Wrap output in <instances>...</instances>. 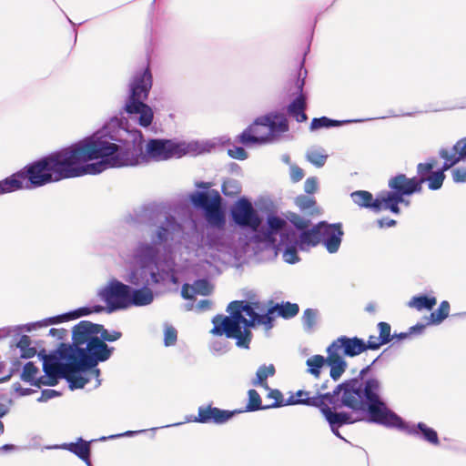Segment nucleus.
I'll return each instance as SVG.
<instances>
[{"label":"nucleus","mask_w":466,"mask_h":466,"mask_svg":"<svg viewBox=\"0 0 466 466\" xmlns=\"http://www.w3.org/2000/svg\"><path fill=\"white\" fill-rule=\"evenodd\" d=\"M103 129L26 164L8 176L13 192L35 189L65 179L98 175L107 169Z\"/></svg>","instance_id":"f257e3e1"},{"label":"nucleus","mask_w":466,"mask_h":466,"mask_svg":"<svg viewBox=\"0 0 466 466\" xmlns=\"http://www.w3.org/2000/svg\"><path fill=\"white\" fill-rule=\"evenodd\" d=\"M102 129L108 168L137 167L186 155L198 156L209 153L214 147L210 142L187 143L176 138L149 137L146 140L140 129L126 127L117 118H112Z\"/></svg>","instance_id":"f03ea898"},{"label":"nucleus","mask_w":466,"mask_h":466,"mask_svg":"<svg viewBox=\"0 0 466 466\" xmlns=\"http://www.w3.org/2000/svg\"><path fill=\"white\" fill-rule=\"evenodd\" d=\"M228 221L235 228H226V217L222 227L204 228L198 221H193L186 239L187 248L196 255L212 250L240 259L253 245L254 252L258 253L260 244L251 238L263 228L262 216L253 208L248 198L242 196L234 201L228 211Z\"/></svg>","instance_id":"7ed1b4c3"},{"label":"nucleus","mask_w":466,"mask_h":466,"mask_svg":"<svg viewBox=\"0 0 466 466\" xmlns=\"http://www.w3.org/2000/svg\"><path fill=\"white\" fill-rule=\"evenodd\" d=\"M394 357L390 347L385 348L371 363L363 367L357 376L344 380L336 385L342 400L349 405L384 412L390 408L383 396L382 381L374 374V366L378 362H387Z\"/></svg>","instance_id":"20e7f679"},{"label":"nucleus","mask_w":466,"mask_h":466,"mask_svg":"<svg viewBox=\"0 0 466 466\" xmlns=\"http://www.w3.org/2000/svg\"><path fill=\"white\" fill-rule=\"evenodd\" d=\"M153 86V75L149 58L146 66L137 69L130 77L124 104L120 109L128 120L148 128L154 119L152 107L146 103Z\"/></svg>","instance_id":"39448f33"},{"label":"nucleus","mask_w":466,"mask_h":466,"mask_svg":"<svg viewBox=\"0 0 466 466\" xmlns=\"http://www.w3.org/2000/svg\"><path fill=\"white\" fill-rule=\"evenodd\" d=\"M337 399V401L323 402L319 410L325 421L328 423L332 434L338 439L346 443H350V441L344 438L339 431L340 428L347 425L364 421L381 426L383 417L382 411L378 409L368 410L366 409H359L358 407L346 404L342 400L341 393H339Z\"/></svg>","instance_id":"423d86ee"},{"label":"nucleus","mask_w":466,"mask_h":466,"mask_svg":"<svg viewBox=\"0 0 466 466\" xmlns=\"http://www.w3.org/2000/svg\"><path fill=\"white\" fill-rule=\"evenodd\" d=\"M289 130V124L286 114L282 111H270L256 117L235 137V142L247 147L266 145L271 141L270 136L279 137Z\"/></svg>","instance_id":"0eeeda50"},{"label":"nucleus","mask_w":466,"mask_h":466,"mask_svg":"<svg viewBox=\"0 0 466 466\" xmlns=\"http://www.w3.org/2000/svg\"><path fill=\"white\" fill-rule=\"evenodd\" d=\"M158 251L155 242L143 238L137 240L129 253V264L124 279L129 286H150L152 266L157 265Z\"/></svg>","instance_id":"6e6552de"},{"label":"nucleus","mask_w":466,"mask_h":466,"mask_svg":"<svg viewBox=\"0 0 466 466\" xmlns=\"http://www.w3.org/2000/svg\"><path fill=\"white\" fill-rule=\"evenodd\" d=\"M197 189L187 196L192 208L203 217L199 226L222 227L225 223V200L217 189L210 188L211 184L205 181H198L195 184Z\"/></svg>","instance_id":"1a4fd4ad"},{"label":"nucleus","mask_w":466,"mask_h":466,"mask_svg":"<svg viewBox=\"0 0 466 466\" xmlns=\"http://www.w3.org/2000/svg\"><path fill=\"white\" fill-rule=\"evenodd\" d=\"M251 238L260 244L258 252L277 248L279 245L299 247V230L289 228V224L273 211L267 213L263 228Z\"/></svg>","instance_id":"9d476101"},{"label":"nucleus","mask_w":466,"mask_h":466,"mask_svg":"<svg viewBox=\"0 0 466 466\" xmlns=\"http://www.w3.org/2000/svg\"><path fill=\"white\" fill-rule=\"evenodd\" d=\"M124 222L132 226L146 225L149 228L147 241H152V235L160 225H164L166 221L177 224L171 234L170 243L175 239L176 234L182 230V224L177 218L167 211L165 203L151 202L144 204L138 208H135L132 212L125 215Z\"/></svg>","instance_id":"9b49d317"},{"label":"nucleus","mask_w":466,"mask_h":466,"mask_svg":"<svg viewBox=\"0 0 466 466\" xmlns=\"http://www.w3.org/2000/svg\"><path fill=\"white\" fill-rule=\"evenodd\" d=\"M272 309H266L265 304L260 302L258 309H250L239 319L232 327L223 333L227 339L236 340V346L239 349L248 350L253 338L251 329L263 325L267 330L274 326V316Z\"/></svg>","instance_id":"f8f14e48"},{"label":"nucleus","mask_w":466,"mask_h":466,"mask_svg":"<svg viewBox=\"0 0 466 466\" xmlns=\"http://www.w3.org/2000/svg\"><path fill=\"white\" fill-rule=\"evenodd\" d=\"M177 224L166 221L164 225H160L152 235V242L158 251L157 265L152 266V284L158 285L165 283L168 279V276L175 267L174 259L167 255L170 249L171 234Z\"/></svg>","instance_id":"ddd939ff"},{"label":"nucleus","mask_w":466,"mask_h":466,"mask_svg":"<svg viewBox=\"0 0 466 466\" xmlns=\"http://www.w3.org/2000/svg\"><path fill=\"white\" fill-rule=\"evenodd\" d=\"M381 426L390 429H397L433 446H438L441 443L438 432L435 429L422 421L417 423L407 421L390 408H388L383 412Z\"/></svg>","instance_id":"4468645a"},{"label":"nucleus","mask_w":466,"mask_h":466,"mask_svg":"<svg viewBox=\"0 0 466 466\" xmlns=\"http://www.w3.org/2000/svg\"><path fill=\"white\" fill-rule=\"evenodd\" d=\"M50 363H56L59 369L53 367V365H44V375L37 377L35 384L33 387L41 389L42 386L55 387L60 380L64 379L70 389V381L72 380L71 375V363L69 360L57 348L49 351Z\"/></svg>","instance_id":"2eb2a0df"},{"label":"nucleus","mask_w":466,"mask_h":466,"mask_svg":"<svg viewBox=\"0 0 466 466\" xmlns=\"http://www.w3.org/2000/svg\"><path fill=\"white\" fill-rule=\"evenodd\" d=\"M97 297L105 303L107 314L129 309V285L112 278L97 290Z\"/></svg>","instance_id":"dca6fc26"},{"label":"nucleus","mask_w":466,"mask_h":466,"mask_svg":"<svg viewBox=\"0 0 466 466\" xmlns=\"http://www.w3.org/2000/svg\"><path fill=\"white\" fill-rule=\"evenodd\" d=\"M99 324L89 320H81L72 328V342H60L57 349L68 359L83 349L86 344L99 339Z\"/></svg>","instance_id":"f3484780"},{"label":"nucleus","mask_w":466,"mask_h":466,"mask_svg":"<svg viewBox=\"0 0 466 466\" xmlns=\"http://www.w3.org/2000/svg\"><path fill=\"white\" fill-rule=\"evenodd\" d=\"M260 307L259 300L249 301L246 299L233 300L227 306V312L229 315L217 314L212 318L213 328L210 333L215 336H223L227 329L237 323L239 319L250 309H258Z\"/></svg>","instance_id":"a211bd4d"},{"label":"nucleus","mask_w":466,"mask_h":466,"mask_svg":"<svg viewBox=\"0 0 466 466\" xmlns=\"http://www.w3.org/2000/svg\"><path fill=\"white\" fill-rule=\"evenodd\" d=\"M115 351V347L103 342V339L86 344L78 352L68 358L70 363H86L95 367L108 360Z\"/></svg>","instance_id":"6ab92c4d"},{"label":"nucleus","mask_w":466,"mask_h":466,"mask_svg":"<svg viewBox=\"0 0 466 466\" xmlns=\"http://www.w3.org/2000/svg\"><path fill=\"white\" fill-rule=\"evenodd\" d=\"M241 413L238 410H224L213 406L210 402L198 408V415L186 417L187 422H197L201 424L223 425L232 420L236 415Z\"/></svg>","instance_id":"aec40b11"},{"label":"nucleus","mask_w":466,"mask_h":466,"mask_svg":"<svg viewBox=\"0 0 466 466\" xmlns=\"http://www.w3.org/2000/svg\"><path fill=\"white\" fill-rule=\"evenodd\" d=\"M437 164L438 160L435 157H429L425 162H420L417 165L416 175L418 186L420 187V193L423 189V184H426L431 191H438L442 187L446 175H441L434 170Z\"/></svg>","instance_id":"412c9836"},{"label":"nucleus","mask_w":466,"mask_h":466,"mask_svg":"<svg viewBox=\"0 0 466 466\" xmlns=\"http://www.w3.org/2000/svg\"><path fill=\"white\" fill-rule=\"evenodd\" d=\"M319 238L329 254L339 251L344 236L343 224L341 222L329 223L327 220L319 221Z\"/></svg>","instance_id":"4be33fe9"},{"label":"nucleus","mask_w":466,"mask_h":466,"mask_svg":"<svg viewBox=\"0 0 466 466\" xmlns=\"http://www.w3.org/2000/svg\"><path fill=\"white\" fill-rule=\"evenodd\" d=\"M389 190H381L382 195L400 198L401 196H413L420 193L417 175L408 177L403 173H398L388 181Z\"/></svg>","instance_id":"5701e85b"},{"label":"nucleus","mask_w":466,"mask_h":466,"mask_svg":"<svg viewBox=\"0 0 466 466\" xmlns=\"http://www.w3.org/2000/svg\"><path fill=\"white\" fill-rule=\"evenodd\" d=\"M100 374L101 370L98 365L92 367L86 363H71L72 380L70 381V390L83 389L90 382L91 377L96 378V388H97L101 385Z\"/></svg>","instance_id":"b1692460"},{"label":"nucleus","mask_w":466,"mask_h":466,"mask_svg":"<svg viewBox=\"0 0 466 466\" xmlns=\"http://www.w3.org/2000/svg\"><path fill=\"white\" fill-rule=\"evenodd\" d=\"M96 441V439L86 441L83 437H77L75 441L63 442L46 447L49 450H64L71 452L81 460L86 466H93L91 463L92 448L91 444Z\"/></svg>","instance_id":"393cba45"},{"label":"nucleus","mask_w":466,"mask_h":466,"mask_svg":"<svg viewBox=\"0 0 466 466\" xmlns=\"http://www.w3.org/2000/svg\"><path fill=\"white\" fill-rule=\"evenodd\" d=\"M330 345L339 352L341 350V354L347 358H354L364 352L362 338L358 336L349 337L341 335L334 339Z\"/></svg>","instance_id":"a878e982"},{"label":"nucleus","mask_w":466,"mask_h":466,"mask_svg":"<svg viewBox=\"0 0 466 466\" xmlns=\"http://www.w3.org/2000/svg\"><path fill=\"white\" fill-rule=\"evenodd\" d=\"M327 366L329 368V377L332 380L338 381L345 373L348 362L340 352L330 344L326 349Z\"/></svg>","instance_id":"bb28decb"},{"label":"nucleus","mask_w":466,"mask_h":466,"mask_svg":"<svg viewBox=\"0 0 466 466\" xmlns=\"http://www.w3.org/2000/svg\"><path fill=\"white\" fill-rule=\"evenodd\" d=\"M296 397L298 399L305 400L309 402H300V405L313 407L319 409L323 402H333L338 400L339 391L335 387L332 391L319 392L317 391L315 395L310 396V392L305 390H299L296 391Z\"/></svg>","instance_id":"cd10ccee"},{"label":"nucleus","mask_w":466,"mask_h":466,"mask_svg":"<svg viewBox=\"0 0 466 466\" xmlns=\"http://www.w3.org/2000/svg\"><path fill=\"white\" fill-rule=\"evenodd\" d=\"M157 295L150 286H129V309L147 307L153 303Z\"/></svg>","instance_id":"c85d7f7f"},{"label":"nucleus","mask_w":466,"mask_h":466,"mask_svg":"<svg viewBox=\"0 0 466 466\" xmlns=\"http://www.w3.org/2000/svg\"><path fill=\"white\" fill-rule=\"evenodd\" d=\"M382 197L381 191L376 194L374 198L372 193L368 190H355L350 193L351 200L360 208H367L374 213H378L380 203Z\"/></svg>","instance_id":"c756f323"},{"label":"nucleus","mask_w":466,"mask_h":466,"mask_svg":"<svg viewBox=\"0 0 466 466\" xmlns=\"http://www.w3.org/2000/svg\"><path fill=\"white\" fill-rule=\"evenodd\" d=\"M371 118H353V119H344V120H338L333 119L326 116H322L319 117H314L312 118L310 125H309V130L310 131H317L321 128H333V127H343L349 124L352 123H361L368 120H370Z\"/></svg>","instance_id":"7c9ffc66"},{"label":"nucleus","mask_w":466,"mask_h":466,"mask_svg":"<svg viewBox=\"0 0 466 466\" xmlns=\"http://www.w3.org/2000/svg\"><path fill=\"white\" fill-rule=\"evenodd\" d=\"M319 222L299 230V248L309 251L310 248L319 245Z\"/></svg>","instance_id":"2f4dec72"},{"label":"nucleus","mask_w":466,"mask_h":466,"mask_svg":"<svg viewBox=\"0 0 466 466\" xmlns=\"http://www.w3.org/2000/svg\"><path fill=\"white\" fill-rule=\"evenodd\" d=\"M307 101L308 98L300 96H295L286 106L288 114L298 123H303L308 120V116L305 113Z\"/></svg>","instance_id":"473e14b6"},{"label":"nucleus","mask_w":466,"mask_h":466,"mask_svg":"<svg viewBox=\"0 0 466 466\" xmlns=\"http://www.w3.org/2000/svg\"><path fill=\"white\" fill-rule=\"evenodd\" d=\"M32 339L28 335L15 336L10 342V347H15L20 350V358L29 360L35 356L36 346H32Z\"/></svg>","instance_id":"72a5a7b5"},{"label":"nucleus","mask_w":466,"mask_h":466,"mask_svg":"<svg viewBox=\"0 0 466 466\" xmlns=\"http://www.w3.org/2000/svg\"><path fill=\"white\" fill-rule=\"evenodd\" d=\"M268 304L270 306L268 309H272L274 319L276 318L277 315L284 319H290L297 316L299 312V307L297 303L282 301L273 304V301L269 300Z\"/></svg>","instance_id":"f704fd0d"},{"label":"nucleus","mask_w":466,"mask_h":466,"mask_svg":"<svg viewBox=\"0 0 466 466\" xmlns=\"http://www.w3.org/2000/svg\"><path fill=\"white\" fill-rule=\"evenodd\" d=\"M295 205L301 212L309 216H319L322 214V209L317 205V201L313 197L300 194L295 198Z\"/></svg>","instance_id":"c9c22d12"},{"label":"nucleus","mask_w":466,"mask_h":466,"mask_svg":"<svg viewBox=\"0 0 466 466\" xmlns=\"http://www.w3.org/2000/svg\"><path fill=\"white\" fill-rule=\"evenodd\" d=\"M309 46H310V44L308 45L307 49L304 52V57L302 58V60L300 61V63L299 65L297 77L295 80V92L293 93L294 96H300L305 98H308V94L304 91V86L306 84V77L308 75V71L305 68V56L309 51Z\"/></svg>","instance_id":"e433bc0d"},{"label":"nucleus","mask_w":466,"mask_h":466,"mask_svg":"<svg viewBox=\"0 0 466 466\" xmlns=\"http://www.w3.org/2000/svg\"><path fill=\"white\" fill-rule=\"evenodd\" d=\"M436 303L437 299L435 297L427 294H420L413 296L408 305L409 307L415 308L417 310H431Z\"/></svg>","instance_id":"4c0bfd02"},{"label":"nucleus","mask_w":466,"mask_h":466,"mask_svg":"<svg viewBox=\"0 0 466 466\" xmlns=\"http://www.w3.org/2000/svg\"><path fill=\"white\" fill-rule=\"evenodd\" d=\"M242 412H255L258 410H266L268 408H265V405L262 404V400L259 393L254 390L250 389L248 390V402L244 409H238Z\"/></svg>","instance_id":"58836bf2"},{"label":"nucleus","mask_w":466,"mask_h":466,"mask_svg":"<svg viewBox=\"0 0 466 466\" xmlns=\"http://www.w3.org/2000/svg\"><path fill=\"white\" fill-rule=\"evenodd\" d=\"M440 158L443 159L442 164L439 167H435L434 170L441 175H446V171L452 170L459 163L451 154L450 150L446 147H441L438 151Z\"/></svg>","instance_id":"ea45409f"},{"label":"nucleus","mask_w":466,"mask_h":466,"mask_svg":"<svg viewBox=\"0 0 466 466\" xmlns=\"http://www.w3.org/2000/svg\"><path fill=\"white\" fill-rule=\"evenodd\" d=\"M307 372L314 376V378H319L322 369L327 366L326 357L316 354L307 359Z\"/></svg>","instance_id":"a19ab883"},{"label":"nucleus","mask_w":466,"mask_h":466,"mask_svg":"<svg viewBox=\"0 0 466 466\" xmlns=\"http://www.w3.org/2000/svg\"><path fill=\"white\" fill-rule=\"evenodd\" d=\"M450 308V303L447 300L441 301L438 309L432 311L429 318H427V324L440 325L442 323L449 317Z\"/></svg>","instance_id":"79ce46f5"},{"label":"nucleus","mask_w":466,"mask_h":466,"mask_svg":"<svg viewBox=\"0 0 466 466\" xmlns=\"http://www.w3.org/2000/svg\"><path fill=\"white\" fill-rule=\"evenodd\" d=\"M400 200L401 201V199L398 198L382 195L380 203V208H379L378 213L382 210H389L393 215H400L401 213Z\"/></svg>","instance_id":"37998d69"},{"label":"nucleus","mask_w":466,"mask_h":466,"mask_svg":"<svg viewBox=\"0 0 466 466\" xmlns=\"http://www.w3.org/2000/svg\"><path fill=\"white\" fill-rule=\"evenodd\" d=\"M319 310L317 309L308 308L304 310L301 321L305 332L310 333L313 331L317 324Z\"/></svg>","instance_id":"c03bdc74"},{"label":"nucleus","mask_w":466,"mask_h":466,"mask_svg":"<svg viewBox=\"0 0 466 466\" xmlns=\"http://www.w3.org/2000/svg\"><path fill=\"white\" fill-rule=\"evenodd\" d=\"M39 372L38 367L35 365L34 361H27L24 366L22 372L20 374V379L26 383H29L31 386L35 384V380L37 378V374Z\"/></svg>","instance_id":"a18cd8bd"},{"label":"nucleus","mask_w":466,"mask_h":466,"mask_svg":"<svg viewBox=\"0 0 466 466\" xmlns=\"http://www.w3.org/2000/svg\"><path fill=\"white\" fill-rule=\"evenodd\" d=\"M241 189L240 182L234 178H226L221 185V192L228 198H235L241 192Z\"/></svg>","instance_id":"49530a36"},{"label":"nucleus","mask_w":466,"mask_h":466,"mask_svg":"<svg viewBox=\"0 0 466 466\" xmlns=\"http://www.w3.org/2000/svg\"><path fill=\"white\" fill-rule=\"evenodd\" d=\"M276 373V369L273 364L269 365H260L256 371V378L252 380V384H262L265 383V380H268V377L274 376Z\"/></svg>","instance_id":"de8ad7c7"},{"label":"nucleus","mask_w":466,"mask_h":466,"mask_svg":"<svg viewBox=\"0 0 466 466\" xmlns=\"http://www.w3.org/2000/svg\"><path fill=\"white\" fill-rule=\"evenodd\" d=\"M36 329H38V327H37L35 321L29 322V323L23 324V325H17L15 327H5V328L0 329V339L8 337L13 330L16 331L15 336H21V331L24 329L27 332H31Z\"/></svg>","instance_id":"09e8293b"},{"label":"nucleus","mask_w":466,"mask_h":466,"mask_svg":"<svg viewBox=\"0 0 466 466\" xmlns=\"http://www.w3.org/2000/svg\"><path fill=\"white\" fill-rule=\"evenodd\" d=\"M282 247V258L290 265H294L300 261L299 251H301L299 247L290 245H280Z\"/></svg>","instance_id":"8fccbe9b"},{"label":"nucleus","mask_w":466,"mask_h":466,"mask_svg":"<svg viewBox=\"0 0 466 466\" xmlns=\"http://www.w3.org/2000/svg\"><path fill=\"white\" fill-rule=\"evenodd\" d=\"M456 162H466V137L458 139L450 151Z\"/></svg>","instance_id":"3c124183"},{"label":"nucleus","mask_w":466,"mask_h":466,"mask_svg":"<svg viewBox=\"0 0 466 466\" xmlns=\"http://www.w3.org/2000/svg\"><path fill=\"white\" fill-rule=\"evenodd\" d=\"M377 329L379 332V343H382V345H388L392 341L393 333H391V326L390 323L386 321H380L377 324Z\"/></svg>","instance_id":"603ef678"},{"label":"nucleus","mask_w":466,"mask_h":466,"mask_svg":"<svg viewBox=\"0 0 466 466\" xmlns=\"http://www.w3.org/2000/svg\"><path fill=\"white\" fill-rule=\"evenodd\" d=\"M192 287L196 290V295L208 296L213 289L210 280L208 278L197 279Z\"/></svg>","instance_id":"864d4df0"},{"label":"nucleus","mask_w":466,"mask_h":466,"mask_svg":"<svg viewBox=\"0 0 466 466\" xmlns=\"http://www.w3.org/2000/svg\"><path fill=\"white\" fill-rule=\"evenodd\" d=\"M306 158L316 167H322L328 159V155L323 154L319 150H311L307 152Z\"/></svg>","instance_id":"5fc2aeb1"},{"label":"nucleus","mask_w":466,"mask_h":466,"mask_svg":"<svg viewBox=\"0 0 466 466\" xmlns=\"http://www.w3.org/2000/svg\"><path fill=\"white\" fill-rule=\"evenodd\" d=\"M99 339H103L104 343L115 342L122 337L121 331L107 329L102 324H99Z\"/></svg>","instance_id":"6e6d98bb"},{"label":"nucleus","mask_w":466,"mask_h":466,"mask_svg":"<svg viewBox=\"0 0 466 466\" xmlns=\"http://www.w3.org/2000/svg\"><path fill=\"white\" fill-rule=\"evenodd\" d=\"M288 219L289 221V228H294L298 230L303 229L311 225V220L309 218H305L296 213H290Z\"/></svg>","instance_id":"4d7b16f0"},{"label":"nucleus","mask_w":466,"mask_h":466,"mask_svg":"<svg viewBox=\"0 0 466 466\" xmlns=\"http://www.w3.org/2000/svg\"><path fill=\"white\" fill-rule=\"evenodd\" d=\"M76 310L77 313V317L79 319L82 317L89 316L90 314H93V313H96V314L102 313V312H104L105 308L103 305H100V304H93V305H86L83 307H79V308L76 309Z\"/></svg>","instance_id":"13d9d810"},{"label":"nucleus","mask_w":466,"mask_h":466,"mask_svg":"<svg viewBox=\"0 0 466 466\" xmlns=\"http://www.w3.org/2000/svg\"><path fill=\"white\" fill-rule=\"evenodd\" d=\"M177 340V329L167 323H165L164 329V345L166 347L174 346Z\"/></svg>","instance_id":"bf43d9fd"},{"label":"nucleus","mask_w":466,"mask_h":466,"mask_svg":"<svg viewBox=\"0 0 466 466\" xmlns=\"http://www.w3.org/2000/svg\"><path fill=\"white\" fill-rule=\"evenodd\" d=\"M267 397L268 399H273L274 401L271 404L265 405V408H268V410L281 408V404H282L281 401L283 399V394L279 390H278V389L270 390L268 391Z\"/></svg>","instance_id":"052dcab7"},{"label":"nucleus","mask_w":466,"mask_h":466,"mask_svg":"<svg viewBox=\"0 0 466 466\" xmlns=\"http://www.w3.org/2000/svg\"><path fill=\"white\" fill-rule=\"evenodd\" d=\"M228 156L237 160H246L248 157V152L243 147L234 145L228 149Z\"/></svg>","instance_id":"680f3d73"},{"label":"nucleus","mask_w":466,"mask_h":466,"mask_svg":"<svg viewBox=\"0 0 466 466\" xmlns=\"http://www.w3.org/2000/svg\"><path fill=\"white\" fill-rule=\"evenodd\" d=\"M210 350L213 353L223 355L230 350L229 342L225 339L214 340L210 344Z\"/></svg>","instance_id":"e2e57ef3"},{"label":"nucleus","mask_w":466,"mask_h":466,"mask_svg":"<svg viewBox=\"0 0 466 466\" xmlns=\"http://www.w3.org/2000/svg\"><path fill=\"white\" fill-rule=\"evenodd\" d=\"M379 342H380V339H379L378 336H375V335L369 336V339L367 341H365L362 339V346H363L364 352H366L367 350H380L383 345L381 342L380 343H379Z\"/></svg>","instance_id":"0e129e2a"},{"label":"nucleus","mask_w":466,"mask_h":466,"mask_svg":"<svg viewBox=\"0 0 466 466\" xmlns=\"http://www.w3.org/2000/svg\"><path fill=\"white\" fill-rule=\"evenodd\" d=\"M451 177L452 181L455 184H464L466 183V167H458L451 170Z\"/></svg>","instance_id":"69168bd1"},{"label":"nucleus","mask_w":466,"mask_h":466,"mask_svg":"<svg viewBox=\"0 0 466 466\" xmlns=\"http://www.w3.org/2000/svg\"><path fill=\"white\" fill-rule=\"evenodd\" d=\"M319 187V179L317 177H309L304 182V191L308 195L316 193Z\"/></svg>","instance_id":"338daca9"},{"label":"nucleus","mask_w":466,"mask_h":466,"mask_svg":"<svg viewBox=\"0 0 466 466\" xmlns=\"http://www.w3.org/2000/svg\"><path fill=\"white\" fill-rule=\"evenodd\" d=\"M62 395L61 391L53 389H44L41 391V395L37 398L38 402H46L49 400H52L56 397H60Z\"/></svg>","instance_id":"774afa93"}]
</instances>
